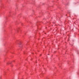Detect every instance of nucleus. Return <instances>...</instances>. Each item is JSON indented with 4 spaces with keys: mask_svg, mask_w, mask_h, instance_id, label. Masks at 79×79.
Returning <instances> with one entry per match:
<instances>
[{
    "mask_svg": "<svg viewBox=\"0 0 79 79\" xmlns=\"http://www.w3.org/2000/svg\"><path fill=\"white\" fill-rule=\"evenodd\" d=\"M17 32H18V31H17Z\"/></svg>",
    "mask_w": 79,
    "mask_h": 79,
    "instance_id": "1",
    "label": "nucleus"
}]
</instances>
